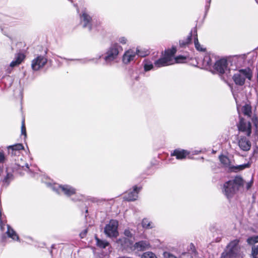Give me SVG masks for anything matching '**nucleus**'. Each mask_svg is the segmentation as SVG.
Wrapping results in <instances>:
<instances>
[{
  "label": "nucleus",
  "mask_w": 258,
  "mask_h": 258,
  "mask_svg": "<svg viewBox=\"0 0 258 258\" xmlns=\"http://www.w3.org/2000/svg\"><path fill=\"white\" fill-rule=\"evenodd\" d=\"M176 49L174 47H172L171 49L166 50L165 51L164 56L155 61V66L157 68H160L173 64L175 62H182L186 59L184 56H178L175 58H173V56L176 53Z\"/></svg>",
  "instance_id": "1"
},
{
  "label": "nucleus",
  "mask_w": 258,
  "mask_h": 258,
  "mask_svg": "<svg viewBox=\"0 0 258 258\" xmlns=\"http://www.w3.org/2000/svg\"><path fill=\"white\" fill-rule=\"evenodd\" d=\"M240 249L239 240L234 239L226 246L220 258H237L240 255Z\"/></svg>",
  "instance_id": "2"
},
{
  "label": "nucleus",
  "mask_w": 258,
  "mask_h": 258,
  "mask_svg": "<svg viewBox=\"0 0 258 258\" xmlns=\"http://www.w3.org/2000/svg\"><path fill=\"white\" fill-rule=\"evenodd\" d=\"M252 77V72L251 69L247 68L239 70L238 72L233 75L232 79L237 85L242 86L244 84L246 79L250 80Z\"/></svg>",
  "instance_id": "3"
},
{
  "label": "nucleus",
  "mask_w": 258,
  "mask_h": 258,
  "mask_svg": "<svg viewBox=\"0 0 258 258\" xmlns=\"http://www.w3.org/2000/svg\"><path fill=\"white\" fill-rule=\"evenodd\" d=\"M243 183V179L240 176H236L234 179L229 180L224 184V190L226 194H233L238 190Z\"/></svg>",
  "instance_id": "4"
},
{
  "label": "nucleus",
  "mask_w": 258,
  "mask_h": 258,
  "mask_svg": "<svg viewBox=\"0 0 258 258\" xmlns=\"http://www.w3.org/2000/svg\"><path fill=\"white\" fill-rule=\"evenodd\" d=\"M119 47H120L117 43H114L108 48L104 58L106 64H110L117 58Z\"/></svg>",
  "instance_id": "5"
},
{
  "label": "nucleus",
  "mask_w": 258,
  "mask_h": 258,
  "mask_svg": "<svg viewBox=\"0 0 258 258\" xmlns=\"http://www.w3.org/2000/svg\"><path fill=\"white\" fill-rule=\"evenodd\" d=\"M118 222L116 220H111L104 228L105 234L109 237H116L118 235L117 228Z\"/></svg>",
  "instance_id": "6"
},
{
  "label": "nucleus",
  "mask_w": 258,
  "mask_h": 258,
  "mask_svg": "<svg viewBox=\"0 0 258 258\" xmlns=\"http://www.w3.org/2000/svg\"><path fill=\"white\" fill-rule=\"evenodd\" d=\"M52 188L54 192H63L64 194H75L76 189L73 187L68 185H59L54 184L52 186Z\"/></svg>",
  "instance_id": "7"
},
{
  "label": "nucleus",
  "mask_w": 258,
  "mask_h": 258,
  "mask_svg": "<svg viewBox=\"0 0 258 258\" xmlns=\"http://www.w3.org/2000/svg\"><path fill=\"white\" fill-rule=\"evenodd\" d=\"M238 128L239 131L244 132L247 136H250L251 133V125L249 121H246L242 117H240Z\"/></svg>",
  "instance_id": "8"
},
{
  "label": "nucleus",
  "mask_w": 258,
  "mask_h": 258,
  "mask_svg": "<svg viewBox=\"0 0 258 258\" xmlns=\"http://www.w3.org/2000/svg\"><path fill=\"white\" fill-rule=\"evenodd\" d=\"M47 59L41 55L38 56L32 61L31 67L34 71H38L43 68L47 62Z\"/></svg>",
  "instance_id": "9"
},
{
  "label": "nucleus",
  "mask_w": 258,
  "mask_h": 258,
  "mask_svg": "<svg viewBox=\"0 0 258 258\" xmlns=\"http://www.w3.org/2000/svg\"><path fill=\"white\" fill-rule=\"evenodd\" d=\"M214 69L221 74L225 73L227 69V60L222 58L217 60L215 63Z\"/></svg>",
  "instance_id": "10"
},
{
  "label": "nucleus",
  "mask_w": 258,
  "mask_h": 258,
  "mask_svg": "<svg viewBox=\"0 0 258 258\" xmlns=\"http://www.w3.org/2000/svg\"><path fill=\"white\" fill-rule=\"evenodd\" d=\"M238 144L240 149L243 151H248L251 148V143L245 137H240Z\"/></svg>",
  "instance_id": "11"
},
{
  "label": "nucleus",
  "mask_w": 258,
  "mask_h": 258,
  "mask_svg": "<svg viewBox=\"0 0 258 258\" xmlns=\"http://www.w3.org/2000/svg\"><path fill=\"white\" fill-rule=\"evenodd\" d=\"M189 153L187 150L183 149H177L171 153V156H175L178 160H182L185 159Z\"/></svg>",
  "instance_id": "12"
},
{
  "label": "nucleus",
  "mask_w": 258,
  "mask_h": 258,
  "mask_svg": "<svg viewBox=\"0 0 258 258\" xmlns=\"http://www.w3.org/2000/svg\"><path fill=\"white\" fill-rule=\"evenodd\" d=\"M150 247V243L147 240H141L136 242L134 245L135 250L138 251H144Z\"/></svg>",
  "instance_id": "13"
},
{
  "label": "nucleus",
  "mask_w": 258,
  "mask_h": 258,
  "mask_svg": "<svg viewBox=\"0 0 258 258\" xmlns=\"http://www.w3.org/2000/svg\"><path fill=\"white\" fill-rule=\"evenodd\" d=\"M136 56V53L134 50L132 49L128 50L124 53L123 56L122 61L123 63L127 64L134 60Z\"/></svg>",
  "instance_id": "14"
},
{
  "label": "nucleus",
  "mask_w": 258,
  "mask_h": 258,
  "mask_svg": "<svg viewBox=\"0 0 258 258\" xmlns=\"http://www.w3.org/2000/svg\"><path fill=\"white\" fill-rule=\"evenodd\" d=\"M25 55L24 54L21 53H18L16 55L15 59L11 62L10 64V67L13 68L19 65L23 61Z\"/></svg>",
  "instance_id": "15"
},
{
  "label": "nucleus",
  "mask_w": 258,
  "mask_h": 258,
  "mask_svg": "<svg viewBox=\"0 0 258 258\" xmlns=\"http://www.w3.org/2000/svg\"><path fill=\"white\" fill-rule=\"evenodd\" d=\"M193 37L194 39L195 46L196 49L199 51H205L206 48H203L199 42L197 31L196 28L194 29Z\"/></svg>",
  "instance_id": "16"
},
{
  "label": "nucleus",
  "mask_w": 258,
  "mask_h": 258,
  "mask_svg": "<svg viewBox=\"0 0 258 258\" xmlns=\"http://www.w3.org/2000/svg\"><path fill=\"white\" fill-rule=\"evenodd\" d=\"M81 18L84 22L83 27H89V30H91L92 29V27L90 25V23L92 20L91 17L87 13L84 12L82 15Z\"/></svg>",
  "instance_id": "17"
},
{
  "label": "nucleus",
  "mask_w": 258,
  "mask_h": 258,
  "mask_svg": "<svg viewBox=\"0 0 258 258\" xmlns=\"http://www.w3.org/2000/svg\"><path fill=\"white\" fill-rule=\"evenodd\" d=\"M194 34V29L191 30L189 35L185 39L179 41V45L181 47H184L191 43V37Z\"/></svg>",
  "instance_id": "18"
},
{
  "label": "nucleus",
  "mask_w": 258,
  "mask_h": 258,
  "mask_svg": "<svg viewBox=\"0 0 258 258\" xmlns=\"http://www.w3.org/2000/svg\"><path fill=\"white\" fill-rule=\"evenodd\" d=\"M241 112L248 117H250L252 114L251 106L248 104L243 105L241 109Z\"/></svg>",
  "instance_id": "19"
},
{
  "label": "nucleus",
  "mask_w": 258,
  "mask_h": 258,
  "mask_svg": "<svg viewBox=\"0 0 258 258\" xmlns=\"http://www.w3.org/2000/svg\"><path fill=\"white\" fill-rule=\"evenodd\" d=\"M96 244L100 248H105L109 245V243L105 240H101L95 236Z\"/></svg>",
  "instance_id": "20"
},
{
  "label": "nucleus",
  "mask_w": 258,
  "mask_h": 258,
  "mask_svg": "<svg viewBox=\"0 0 258 258\" xmlns=\"http://www.w3.org/2000/svg\"><path fill=\"white\" fill-rule=\"evenodd\" d=\"M250 166V164L248 162L245 164L237 165V166H232L230 167V169L232 171L237 172L244 170L245 168H249Z\"/></svg>",
  "instance_id": "21"
},
{
  "label": "nucleus",
  "mask_w": 258,
  "mask_h": 258,
  "mask_svg": "<svg viewBox=\"0 0 258 258\" xmlns=\"http://www.w3.org/2000/svg\"><path fill=\"white\" fill-rule=\"evenodd\" d=\"M142 225L144 228L148 229H152L154 227V224L147 218L143 219Z\"/></svg>",
  "instance_id": "22"
},
{
  "label": "nucleus",
  "mask_w": 258,
  "mask_h": 258,
  "mask_svg": "<svg viewBox=\"0 0 258 258\" xmlns=\"http://www.w3.org/2000/svg\"><path fill=\"white\" fill-rule=\"evenodd\" d=\"M246 57V55L243 54L239 55L234 56L233 59L234 60H237L238 61V64L239 65H242V64L244 63Z\"/></svg>",
  "instance_id": "23"
},
{
  "label": "nucleus",
  "mask_w": 258,
  "mask_h": 258,
  "mask_svg": "<svg viewBox=\"0 0 258 258\" xmlns=\"http://www.w3.org/2000/svg\"><path fill=\"white\" fill-rule=\"evenodd\" d=\"M247 243L249 245H255V243L258 242V235L256 236H252L248 237L246 240Z\"/></svg>",
  "instance_id": "24"
},
{
  "label": "nucleus",
  "mask_w": 258,
  "mask_h": 258,
  "mask_svg": "<svg viewBox=\"0 0 258 258\" xmlns=\"http://www.w3.org/2000/svg\"><path fill=\"white\" fill-rule=\"evenodd\" d=\"M219 160L221 163L224 166H227L229 165L230 160L227 156L223 155H220L219 156Z\"/></svg>",
  "instance_id": "25"
},
{
  "label": "nucleus",
  "mask_w": 258,
  "mask_h": 258,
  "mask_svg": "<svg viewBox=\"0 0 258 258\" xmlns=\"http://www.w3.org/2000/svg\"><path fill=\"white\" fill-rule=\"evenodd\" d=\"M250 257L251 258H258V246L257 245H253L252 246Z\"/></svg>",
  "instance_id": "26"
},
{
  "label": "nucleus",
  "mask_w": 258,
  "mask_h": 258,
  "mask_svg": "<svg viewBox=\"0 0 258 258\" xmlns=\"http://www.w3.org/2000/svg\"><path fill=\"white\" fill-rule=\"evenodd\" d=\"M141 258H157V257L153 252L147 251L142 254Z\"/></svg>",
  "instance_id": "27"
},
{
  "label": "nucleus",
  "mask_w": 258,
  "mask_h": 258,
  "mask_svg": "<svg viewBox=\"0 0 258 258\" xmlns=\"http://www.w3.org/2000/svg\"><path fill=\"white\" fill-rule=\"evenodd\" d=\"M13 174L11 173H7V175L3 179V182L4 184L8 185L10 182L13 179Z\"/></svg>",
  "instance_id": "28"
},
{
  "label": "nucleus",
  "mask_w": 258,
  "mask_h": 258,
  "mask_svg": "<svg viewBox=\"0 0 258 258\" xmlns=\"http://www.w3.org/2000/svg\"><path fill=\"white\" fill-rule=\"evenodd\" d=\"M138 198V195H127L124 197L123 199L125 201H134L137 200Z\"/></svg>",
  "instance_id": "29"
},
{
  "label": "nucleus",
  "mask_w": 258,
  "mask_h": 258,
  "mask_svg": "<svg viewBox=\"0 0 258 258\" xmlns=\"http://www.w3.org/2000/svg\"><path fill=\"white\" fill-rule=\"evenodd\" d=\"M13 151H20L24 149V147L21 144H18L9 147Z\"/></svg>",
  "instance_id": "30"
},
{
  "label": "nucleus",
  "mask_w": 258,
  "mask_h": 258,
  "mask_svg": "<svg viewBox=\"0 0 258 258\" xmlns=\"http://www.w3.org/2000/svg\"><path fill=\"white\" fill-rule=\"evenodd\" d=\"M164 256L165 258H177L172 254L167 252H165L164 253ZM186 257L192 258V257L190 254H188L186 255Z\"/></svg>",
  "instance_id": "31"
},
{
  "label": "nucleus",
  "mask_w": 258,
  "mask_h": 258,
  "mask_svg": "<svg viewBox=\"0 0 258 258\" xmlns=\"http://www.w3.org/2000/svg\"><path fill=\"white\" fill-rule=\"evenodd\" d=\"M136 53V55H138L139 56L141 57H144L148 55V51H145V50H140L139 49H137L136 50V52H135Z\"/></svg>",
  "instance_id": "32"
},
{
  "label": "nucleus",
  "mask_w": 258,
  "mask_h": 258,
  "mask_svg": "<svg viewBox=\"0 0 258 258\" xmlns=\"http://www.w3.org/2000/svg\"><path fill=\"white\" fill-rule=\"evenodd\" d=\"M153 67V66L152 63H148L146 62L144 64V69L146 71H149L151 70Z\"/></svg>",
  "instance_id": "33"
},
{
  "label": "nucleus",
  "mask_w": 258,
  "mask_h": 258,
  "mask_svg": "<svg viewBox=\"0 0 258 258\" xmlns=\"http://www.w3.org/2000/svg\"><path fill=\"white\" fill-rule=\"evenodd\" d=\"M21 133L22 135H24L25 136V137L26 136V127H25L24 119L22 120V122Z\"/></svg>",
  "instance_id": "34"
},
{
  "label": "nucleus",
  "mask_w": 258,
  "mask_h": 258,
  "mask_svg": "<svg viewBox=\"0 0 258 258\" xmlns=\"http://www.w3.org/2000/svg\"><path fill=\"white\" fill-rule=\"evenodd\" d=\"M252 121L255 127V128L258 129V117L256 116H253L252 118Z\"/></svg>",
  "instance_id": "35"
},
{
  "label": "nucleus",
  "mask_w": 258,
  "mask_h": 258,
  "mask_svg": "<svg viewBox=\"0 0 258 258\" xmlns=\"http://www.w3.org/2000/svg\"><path fill=\"white\" fill-rule=\"evenodd\" d=\"M204 62H206L207 64L209 66H210L212 64L211 62V59L209 56H206L205 57L204 59Z\"/></svg>",
  "instance_id": "36"
},
{
  "label": "nucleus",
  "mask_w": 258,
  "mask_h": 258,
  "mask_svg": "<svg viewBox=\"0 0 258 258\" xmlns=\"http://www.w3.org/2000/svg\"><path fill=\"white\" fill-rule=\"evenodd\" d=\"M141 187H138L137 186H134L133 187V191L130 192L129 194H135V193H139L141 191Z\"/></svg>",
  "instance_id": "37"
},
{
  "label": "nucleus",
  "mask_w": 258,
  "mask_h": 258,
  "mask_svg": "<svg viewBox=\"0 0 258 258\" xmlns=\"http://www.w3.org/2000/svg\"><path fill=\"white\" fill-rule=\"evenodd\" d=\"M124 235L127 237H132L133 234L129 229H125L124 231Z\"/></svg>",
  "instance_id": "38"
},
{
  "label": "nucleus",
  "mask_w": 258,
  "mask_h": 258,
  "mask_svg": "<svg viewBox=\"0 0 258 258\" xmlns=\"http://www.w3.org/2000/svg\"><path fill=\"white\" fill-rule=\"evenodd\" d=\"M118 41L120 43L124 44L126 43L127 40L125 37H122L120 38Z\"/></svg>",
  "instance_id": "39"
},
{
  "label": "nucleus",
  "mask_w": 258,
  "mask_h": 258,
  "mask_svg": "<svg viewBox=\"0 0 258 258\" xmlns=\"http://www.w3.org/2000/svg\"><path fill=\"white\" fill-rule=\"evenodd\" d=\"M5 157L3 153L0 152V163H3L5 161Z\"/></svg>",
  "instance_id": "40"
},
{
  "label": "nucleus",
  "mask_w": 258,
  "mask_h": 258,
  "mask_svg": "<svg viewBox=\"0 0 258 258\" xmlns=\"http://www.w3.org/2000/svg\"><path fill=\"white\" fill-rule=\"evenodd\" d=\"M253 181L251 180L250 181L247 182L246 185V187L247 189H249L251 187Z\"/></svg>",
  "instance_id": "41"
},
{
  "label": "nucleus",
  "mask_w": 258,
  "mask_h": 258,
  "mask_svg": "<svg viewBox=\"0 0 258 258\" xmlns=\"http://www.w3.org/2000/svg\"><path fill=\"white\" fill-rule=\"evenodd\" d=\"M87 232V230L85 229L83 232L80 233V236L81 238H84L85 236L86 235V233Z\"/></svg>",
  "instance_id": "42"
},
{
  "label": "nucleus",
  "mask_w": 258,
  "mask_h": 258,
  "mask_svg": "<svg viewBox=\"0 0 258 258\" xmlns=\"http://www.w3.org/2000/svg\"><path fill=\"white\" fill-rule=\"evenodd\" d=\"M70 198L72 199V200L73 201H77V200H78V198L77 199L76 198V197L75 198V197L74 198V197H70Z\"/></svg>",
  "instance_id": "43"
},
{
  "label": "nucleus",
  "mask_w": 258,
  "mask_h": 258,
  "mask_svg": "<svg viewBox=\"0 0 258 258\" xmlns=\"http://www.w3.org/2000/svg\"><path fill=\"white\" fill-rule=\"evenodd\" d=\"M232 195H230V194L226 195L227 199H230V198H231V197H232Z\"/></svg>",
  "instance_id": "44"
},
{
  "label": "nucleus",
  "mask_w": 258,
  "mask_h": 258,
  "mask_svg": "<svg viewBox=\"0 0 258 258\" xmlns=\"http://www.w3.org/2000/svg\"><path fill=\"white\" fill-rule=\"evenodd\" d=\"M25 166H26V167L27 168H29V165H28V163H26V164H25Z\"/></svg>",
  "instance_id": "45"
},
{
  "label": "nucleus",
  "mask_w": 258,
  "mask_h": 258,
  "mask_svg": "<svg viewBox=\"0 0 258 258\" xmlns=\"http://www.w3.org/2000/svg\"><path fill=\"white\" fill-rule=\"evenodd\" d=\"M68 195L70 197H71L72 196H74L75 197H76L77 196V195H71V194H69Z\"/></svg>",
  "instance_id": "46"
},
{
  "label": "nucleus",
  "mask_w": 258,
  "mask_h": 258,
  "mask_svg": "<svg viewBox=\"0 0 258 258\" xmlns=\"http://www.w3.org/2000/svg\"><path fill=\"white\" fill-rule=\"evenodd\" d=\"M5 238H6V237H5V236L4 235H3V236H2V240H4V239H5Z\"/></svg>",
  "instance_id": "47"
},
{
  "label": "nucleus",
  "mask_w": 258,
  "mask_h": 258,
  "mask_svg": "<svg viewBox=\"0 0 258 258\" xmlns=\"http://www.w3.org/2000/svg\"><path fill=\"white\" fill-rule=\"evenodd\" d=\"M237 110H238V112L239 113V114L240 115V113H239V107L238 106H237Z\"/></svg>",
  "instance_id": "48"
},
{
  "label": "nucleus",
  "mask_w": 258,
  "mask_h": 258,
  "mask_svg": "<svg viewBox=\"0 0 258 258\" xmlns=\"http://www.w3.org/2000/svg\"><path fill=\"white\" fill-rule=\"evenodd\" d=\"M86 213H88V210H86Z\"/></svg>",
  "instance_id": "49"
},
{
  "label": "nucleus",
  "mask_w": 258,
  "mask_h": 258,
  "mask_svg": "<svg viewBox=\"0 0 258 258\" xmlns=\"http://www.w3.org/2000/svg\"><path fill=\"white\" fill-rule=\"evenodd\" d=\"M210 2H211V0H209V3H210Z\"/></svg>",
  "instance_id": "50"
}]
</instances>
